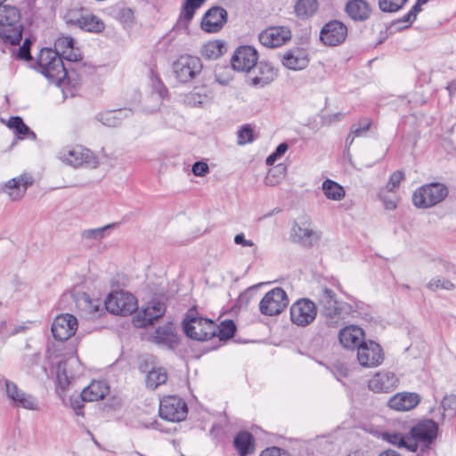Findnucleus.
Listing matches in <instances>:
<instances>
[{
  "instance_id": "f257e3e1",
  "label": "nucleus",
  "mask_w": 456,
  "mask_h": 456,
  "mask_svg": "<svg viewBox=\"0 0 456 456\" xmlns=\"http://www.w3.org/2000/svg\"><path fill=\"white\" fill-rule=\"evenodd\" d=\"M437 429H408L407 433H402L396 429L382 434L383 438L388 443L415 452L419 448H428L436 439Z\"/></svg>"
},
{
  "instance_id": "f03ea898",
  "label": "nucleus",
  "mask_w": 456,
  "mask_h": 456,
  "mask_svg": "<svg viewBox=\"0 0 456 456\" xmlns=\"http://www.w3.org/2000/svg\"><path fill=\"white\" fill-rule=\"evenodd\" d=\"M0 37L4 42L19 45L22 38L20 10L11 4H0Z\"/></svg>"
},
{
  "instance_id": "7ed1b4c3",
  "label": "nucleus",
  "mask_w": 456,
  "mask_h": 456,
  "mask_svg": "<svg viewBox=\"0 0 456 456\" xmlns=\"http://www.w3.org/2000/svg\"><path fill=\"white\" fill-rule=\"evenodd\" d=\"M37 65V70L54 84H61L67 77L68 72L63 60L51 48H44L40 51Z\"/></svg>"
},
{
  "instance_id": "20e7f679",
  "label": "nucleus",
  "mask_w": 456,
  "mask_h": 456,
  "mask_svg": "<svg viewBox=\"0 0 456 456\" xmlns=\"http://www.w3.org/2000/svg\"><path fill=\"white\" fill-rule=\"evenodd\" d=\"M318 300L322 307V314L330 325L338 324L339 320L354 312L352 305L338 301L335 292L328 288L322 289Z\"/></svg>"
},
{
  "instance_id": "39448f33",
  "label": "nucleus",
  "mask_w": 456,
  "mask_h": 456,
  "mask_svg": "<svg viewBox=\"0 0 456 456\" xmlns=\"http://www.w3.org/2000/svg\"><path fill=\"white\" fill-rule=\"evenodd\" d=\"M183 329L185 335L194 340L206 341L215 337V322L198 316L194 311H189L183 321Z\"/></svg>"
},
{
  "instance_id": "423d86ee",
  "label": "nucleus",
  "mask_w": 456,
  "mask_h": 456,
  "mask_svg": "<svg viewBox=\"0 0 456 456\" xmlns=\"http://www.w3.org/2000/svg\"><path fill=\"white\" fill-rule=\"evenodd\" d=\"M448 187L441 183H431L418 188L412 194V203L418 208H429L448 196Z\"/></svg>"
},
{
  "instance_id": "0eeeda50",
  "label": "nucleus",
  "mask_w": 456,
  "mask_h": 456,
  "mask_svg": "<svg viewBox=\"0 0 456 456\" xmlns=\"http://www.w3.org/2000/svg\"><path fill=\"white\" fill-rule=\"evenodd\" d=\"M58 158L62 162L74 167L95 168L99 165V161L93 151L82 145L68 146L61 149L58 153Z\"/></svg>"
},
{
  "instance_id": "6e6552de",
  "label": "nucleus",
  "mask_w": 456,
  "mask_h": 456,
  "mask_svg": "<svg viewBox=\"0 0 456 456\" xmlns=\"http://www.w3.org/2000/svg\"><path fill=\"white\" fill-rule=\"evenodd\" d=\"M202 63L199 57L183 54L173 62L175 77L182 83L194 79L201 71Z\"/></svg>"
},
{
  "instance_id": "1a4fd4ad",
  "label": "nucleus",
  "mask_w": 456,
  "mask_h": 456,
  "mask_svg": "<svg viewBox=\"0 0 456 456\" xmlns=\"http://www.w3.org/2000/svg\"><path fill=\"white\" fill-rule=\"evenodd\" d=\"M106 309L118 315H128L137 309V301L135 297L128 292L115 291L110 293L105 299Z\"/></svg>"
},
{
  "instance_id": "9d476101",
  "label": "nucleus",
  "mask_w": 456,
  "mask_h": 456,
  "mask_svg": "<svg viewBox=\"0 0 456 456\" xmlns=\"http://www.w3.org/2000/svg\"><path fill=\"white\" fill-rule=\"evenodd\" d=\"M289 305L287 293L277 287L268 291L259 303V311L265 316L280 314Z\"/></svg>"
},
{
  "instance_id": "9b49d317",
  "label": "nucleus",
  "mask_w": 456,
  "mask_h": 456,
  "mask_svg": "<svg viewBox=\"0 0 456 456\" xmlns=\"http://www.w3.org/2000/svg\"><path fill=\"white\" fill-rule=\"evenodd\" d=\"M442 412L437 410L438 414L433 415L431 419L420 420L413 428H439L448 424L456 416V396L454 395H445L442 401Z\"/></svg>"
},
{
  "instance_id": "f8f14e48",
  "label": "nucleus",
  "mask_w": 456,
  "mask_h": 456,
  "mask_svg": "<svg viewBox=\"0 0 456 456\" xmlns=\"http://www.w3.org/2000/svg\"><path fill=\"white\" fill-rule=\"evenodd\" d=\"M317 307L308 298H300L290 306V320L298 327H305L311 324L316 318Z\"/></svg>"
},
{
  "instance_id": "ddd939ff",
  "label": "nucleus",
  "mask_w": 456,
  "mask_h": 456,
  "mask_svg": "<svg viewBox=\"0 0 456 456\" xmlns=\"http://www.w3.org/2000/svg\"><path fill=\"white\" fill-rule=\"evenodd\" d=\"M159 416L170 422H180L188 414L185 402L174 395L164 397L159 403Z\"/></svg>"
},
{
  "instance_id": "4468645a",
  "label": "nucleus",
  "mask_w": 456,
  "mask_h": 456,
  "mask_svg": "<svg viewBox=\"0 0 456 456\" xmlns=\"http://www.w3.org/2000/svg\"><path fill=\"white\" fill-rule=\"evenodd\" d=\"M83 373V366L77 355L71 354L57 364L56 375L61 387H65Z\"/></svg>"
},
{
  "instance_id": "2eb2a0df",
  "label": "nucleus",
  "mask_w": 456,
  "mask_h": 456,
  "mask_svg": "<svg viewBox=\"0 0 456 456\" xmlns=\"http://www.w3.org/2000/svg\"><path fill=\"white\" fill-rule=\"evenodd\" d=\"M4 387L5 395L13 406L32 411L39 410L38 400L34 395L20 389L14 382L4 379Z\"/></svg>"
},
{
  "instance_id": "dca6fc26",
  "label": "nucleus",
  "mask_w": 456,
  "mask_h": 456,
  "mask_svg": "<svg viewBox=\"0 0 456 456\" xmlns=\"http://www.w3.org/2000/svg\"><path fill=\"white\" fill-rule=\"evenodd\" d=\"M292 37L291 30L286 26L269 27L258 35L262 45L267 48H277L288 43Z\"/></svg>"
},
{
  "instance_id": "f3484780",
  "label": "nucleus",
  "mask_w": 456,
  "mask_h": 456,
  "mask_svg": "<svg viewBox=\"0 0 456 456\" xmlns=\"http://www.w3.org/2000/svg\"><path fill=\"white\" fill-rule=\"evenodd\" d=\"M347 31V27L343 22L333 20L322 28L320 39L325 45L337 46L346 41Z\"/></svg>"
},
{
  "instance_id": "a211bd4d",
  "label": "nucleus",
  "mask_w": 456,
  "mask_h": 456,
  "mask_svg": "<svg viewBox=\"0 0 456 456\" xmlns=\"http://www.w3.org/2000/svg\"><path fill=\"white\" fill-rule=\"evenodd\" d=\"M357 360L362 366L372 368L382 363L384 354L378 343L372 340H366L357 349Z\"/></svg>"
},
{
  "instance_id": "6ab92c4d",
  "label": "nucleus",
  "mask_w": 456,
  "mask_h": 456,
  "mask_svg": "<svg viewBox=\"0 0 456 456\" xmlns=\"http://www.w3.org/2000/svg\"><path fill=\"white\" fill-rule=\"evenodd\" d=\"M256 50L249 45L240 46L234 52L231 64L234 70L241 72L250 71L257 63Z\"/></svg>"
},
{
  "instance_id": "aec40b11",
  "label": "nucleus",
  "mask_w": 456,
  "mask_h": 456,
  "mask_svg": "<svg viewBox=\"0 0 456 456\" xmlns=\"http://www.w3.org/2000/svg\"><path fill=\"white\" fill-rule=\"evenodd\" d=\"M51 330L55 339L64 341L75 334L77 330V321L72 314H60L53 320Z\"/></svg>"
},
{
  "instance_id": "412c9836",
  "label": "nucleus",
  "mask_w": 456,
  "mask_h": 456,
  "mask_svg": "<svg viewBox=\"0 0 456 456\" xmlns=\"http://www.w3.org/2000/svg\"><path fill=\"white\" fill-rule=\"evenodd\" d=\"M32 176L23 174L8 180L1 188V191L8 196L10 200L18 201L24 197L28 186L32 185Z\"/></svg>"
},
{
  "instance_id": "4be33fe9",
  "label": "nucleus",
  "mask_w": 456,
  "mask_h": 456,
  "mask_svg": "<svg viewBox=\"0 0 456 456\" xmlns=\"http://www.w3.org/2000/svg\"><path fill=\"white\" fill-rule=\"evenodd\" d=\"M227 22V12L221 6H213L201 20V28L208 33H216Z\"/></svg>"
},
{
  "instance_id": "5701e85b",
  "label": "nucleus",
  "mask_w": 456,
  "mask_h": 456,
  "mask_svg": "<svg viewBox=\"0 0 456 456\" xmlns=\"http://www.w3.org/2000/svg\"><path fill=\"white\" fill-rule=\"evenodd\" d=\"M338 340L346 349H358L365 340V333L358 325H348L338 332Z\"/></svg>"
},
{
  "instance_id": "b1692460",
  "label": "nucleus",
  "mask_w": 456,
  "mask_h": 456,
  "mask_svg": "<svg viewBox=\"0 0 456 456\" xmlns=\"http://www.w3.org/2000/svg\"><path fill=\"white\" fill-rule=\"evenodd\" d=\"M291 237L294 241L304 247H313L321 239V234L311 228V224L307 221L302 224H295Z\"/></svg>"
},
{
  "instance_id": "393cba45",
  "label": "nucleus",
  "mask_w": 456,
  "mask_h": 456,
  "mask_svg": "<svg viewBox=\"0 0 456 456\" xmlns=\"http://www.w3.org/2000/svg\"><path fill=\"white\" fill-rule=\"evenodd\" d=\"M397 377L390 371H379L369 380V388L375 393H388L398 385Z\"/></svg>"
},
{
  "instance_id": "a878e982",
  "label": "nucleus",
  "mask_w": 456,
  "mask_h": 456,
  "mask_svg": "<svg viewBox=\"0 0 456 456\" xmlns=\"http://www.w3.org/2000/svg\"><path fill=\"white\" fill-rule=\"evenodd\" d=\"M152 340L155 344L168 349H174L179 344V338L173 323L159 326L152 335Z\"/></svg>"
},
{
  "instance_id": "bb28decb",
  "label": "nucleus",
  "mask_w": 456,
  "mask_h": 456,
  "mask_svg": "<svg viewBox=\"0 0 456 456\" xmlns=\"http://www.w3.org/2000/svg\"><path fill=\"white\" fill-rule=\"evenodd\" d=\"M75 41L71 37H61L55 40L54 49L58 53V56L69 61H78L82 59L81 53L78 48L74 46Z\"/></svg>"
},
{
  "instance_id": "cd10ccee",
  "label": "nucleus",
  "mask_w": 456,
  "mask_h": 456,
  "mask_svg": "<svg viewBox=\"0 0 456 456\" xmlns=\"http://www.w3.org/2000/svg\"><path fill=\"white\" fill-rule=\"evenodd\" d=\"M419 395L416 393L402 392L393 395L387 405L397 411H407L416 407L419 403Z\"/></svg>"
},
{
  "instance_id": "c85d7f7f",
  "label": "nucleus",
  "mask_w": 456,
  "mask_h": 456,
  "mask_svg": "<svg viewBox=\"0 0 456 456\" xmlns=\"http://www.w3.org/2000/svg\"><path fill=\"white\" fill-rule=\"evenodd\" d=\"M281 62L289 69L301 70L309 63L308 53L301 48L290 49L283 54Z\"/></svg>"
},
{
  "instance_id": "c756f323",
  "label": "nucleus",
  "mask_w": 456,
  "mask_h": 456,
  "mask_svg": "<svg viewBox=\"0 0 456 456\" xmlns=\"http://www.w3.org/2000/svg\"><path fill=\"white\" fill-rule=\"evenodd\" d=\"M345 12L354 21H364L371 13V8L366 0H349L345 5Z\"/></svg>"
},
{
  "instance_id": "7c9ffc66",
  "label": "nucleus",
  "mask_w": 456,
  "mask_h": 456,
  "mask_svg": "<svg viewBox=\"0 0 456 456\" xmlns=\"http://www.w3.org/2000/svg\"><path fill=\"white\" fill-rule=\"evenodd\" d=\"M257 75L250 78V85L255 87H265L277 77V70L266 61L256 63Z\"/></svg>"
},
{
  "instance_id": "2f4dec72",
  "label": "nucleus",
  "mask_w": 456,
  "mask_h": 456,
  "mask_svg": "<svg viewBox=\"0 0 456 456\" xmlns=\"http://www.w3.org/2000/svg\"><path fill=\"white\" fill-rule=\"evenodd\" d=\"M68 22L91 33H101L105 28L102 20L94 14H81L78 18L70 19Z\"/></svg>"
},
{
  "instance_id": "473e14b6",
  "label": "nucleus",
  "mask_w": 456,
  "mask_h": 456,
  "mask_svg": "<svg viewBox=\"0 0 456 456\" xmlns=\"http://www.w3.org/2000/svg\"><path fill=\"white\" fill-rule=\"evenodd\" d=\"M233 445L240 456H248L256 451V440L246 430L240 431L233 439Z\"/></svg>"
},
{
  "instance_id": "72a5a7b5",
  "label": "nucleus",
  "mask_w": 456,
  "mask_h": 456,
  "mask_svg": "<svg viewBox=\"0 0 456 456\" xmlns=\"http://www.w3.org/2000/svg\"><path fill=\"white\" fill-rule=\"evenodd\" d=\"M105 381H93L80 393L83 401L94 402L103 399L109 394Z\"/></svg>"
},
{
  "instance_id": "f704fd0d",
  "label": "nucleus",
  "mask_w": 456,
  "mask_h": 456,
  "mask_svg": "<svg viewBox=\"0 0 456 456\" xmlns=\"http://www.w3.org/2000/svg\"><path fill=\"white\" fill-rule=\"evenodd\" d=\"M205 1L206 0H184L177 25L187 27L193 19L195 12L205 3Z\"/></svg>"
},
{
  "instance_id": "c9c22d12",
  "label": "nucleus",
  "mask_w": 456,
  "mask_h": 456,
  "mask_svg": "<svg viewBox=\"0 0 456 456\" xmlns=\"http://www.w3.org/2000/svg\"><path fill=\"white\" fill-rule=\"evenodd\" d=\"M6 126L14 131L18 139L22 140L25 138L35 140L36 134L23 122L22 118L19 116L11 117Z\"/></svg>"
},
{
  "instance_id": "e433bc0d",
  "label": "nucleus",
  "mask_w": 456,
  "mask_h": 456,
  "mask_svg": "<svg viewBox=\"0 0 456 456\" xmlns=\"http://www.w3.org/2000/svg\"><path fill=\"white\" fill-rule=\"evenodd\" d=\"M318 8L317 0H297L294 5V12L297 18L306 20L313 17Z\"/></svg>"
},
{
  "instance_id": "4c0bfd02",
  "label": "nucleus",
  "mask_w": 456,
  "mask_h": 456,
  "mask_svg": "<svg viewBox=\"0 0 456 456\" xmlns=\"http://www.w3.org/2000/svg\"><path fill=\"white\" fill-rule=\"evenodd\" d=\"M129 112V110H110L104 113H99L96 116V119L104 126L114 127L119 125L124 114L126 116Z\"/></svg>"
},
{
  "instance_id": "58836bf2",
  "label": "nucleus",
  "mask_w": 456,
  "mask_h": 456,
  "mask_svg": "<svg viewBox=\"0 0 456 456\" xmlns=\"http://www.w3.org/2000/svg\"><path fill=\"white\" fill-rule=\"evenodd\" d=\"M167 379V373L164 368H153L146 375V386L151 389H155L159 386L165 384Z\"/></svg>"
},
{
  "instance_id": "ea45409f",
  "label": "nucleus",
  "mask_w": 456,
  "mask_h": 456,
  "mask_svg": "<svg viewBox=\"0 0 456 456\" xmlns=\"http://www.w3.org/2000/svg\"><path fill=\"white\" fill-rule=\"evenodd\" d=\"M322 190L325 196L332 200H341L345 197L344 188L338 183L326 179L322 183Z\"/></svg>"
},
{
  "instance_id": "a19ab883",
  "label": "nucleus",
  "mask_w": 456,
  "mask_h": 456,
  "mask_svg": "<svg viewBox=\"0 0 456 456\" xmlns=\"http://www.w3.org/2000/svg\"><path fill=\"white\" fill-rule=\"evenodd\" d=\"M224 48V44L222 41H209L202 46L200 53L204 58L215 60L222 55Z\"/></svg>"
},
{
  "instance_id": "79ce46f5",
  "label": "nucleus",
  "mask_w": 456,
  "mask_h": 456,
  "mask_svg": "<svg viewBox=\"0 0 456 456\" xmlns=\"http://www.w3.org/2000/svg\"><path fill=\"white\" fill-rule=\"evenodd\" d=\"M236 325L232 320L221 322L219 325L215 322V337H218L220 340H227L234 336Z\"/></svg>"
},
{
  "instance_id": "37998d69",
  "label": "nucleus",
  "mask_w": 456,
  "mask_h": 456,
  "mask_svg": "<svg viewBox=\"0 0 456 456\" xmlns=\"http://www.w3.org/2000/svg\"><path fill=\"white\" fill-rule=\"evenodd\" d=\"M286 175V167L283 165H278L270 169L265 178V183L267 186H275L279 184Z\"/></svg>"
},
{
  "instance_id": "c03bdc74",
  "label": "nucleus",
  "mask_w": 456,
  "mask_h": 456,
  "mask_svg": "<svg viewBox=\"0 0 456 456\" xmlns=\"http://www.w3.org/2000/svg\"><path fill=\"white\" fill-rule=\"evenodd\" d=\"M116 226V224H109L102 227L87 229L82 232V237L86 240H100L106 236V232Z\"/></svg>"
},
{
  "instance_id": "a18cd8bd",
  "label": "nucleus",
  "mask_w": 456,
  "mask_h": 456,
  "mask_svg": "<svg viewBox=\"0 0 456 456\" xmlns=\"http://www.w3.org/2000/svg\"><path fill=\"white\" fill-rule=\"evenodd\" d=\"M147 316L151 319L152 322L160 318L166 312V305L160 301H152L143 308Z\"/></svg>"
},
{
  "instance_id": "49530a36",
  "label": "nucleus",
  "mask_w": 456,
  "mask_h": 456,
  "mask_svg": "<svg viewBox=\"0 0 456 456\" xmlns=\"http://www.w3.org/2000/svg\"><path fill=\"white\" fill-rule=\"evenodd\" d=\"M372 121L369 118H362L355 124H353L350 127L351 134L360 137L363 136L370 128Z\"/></svg>"
},
{
  "instance_id": "de8ad7c7",
  "label": "nucleus",
  "mask_w": 456,
  "mask_h": 456,
  "mask_svg": "<svg viewBox=\"0 0 456 456\" xmlns=\"http://www.w3.org/2000/svg\"><path fill=\"white\" fill-rule=\"evenodd\" d=\"M407 0H379V9L384 12H395L403 8Z\"/></svg>"
},
{
  "instance_id": "09e8293b",
  "label": "nucleus",
  "mask_w": 456,
  "mask_h": 456,
  "mask_svg": "<svg viewBox=\"0 0 456 456\" xmlns=\"http://www.w3.org/2000/svg\"><path fill=\"white\" fill-rule=\"evenodd\" d=\"M133 324L136 328H144L147 325L152 324L153 322L150 317L147 316V314L145 313L144 309L138 311L134 316H133Z\"/></svg>"
},
{
  "instance_id": "8fccbe9b",
  "label": "nucleus",
  "mask_w": 456,
  "mask_h": 456,
  "mask_svg": "<svg viewBox=\"0 0 456 456\" xmlns=\"http://www.w3.org/2000/svg\"><path fill=\"white\" fill-rule=\"evenodd\" d=\"M427 287L433 291L438 289L450 290L453 288V284L445 279L434 278L428 283Z\"/></svg>"
},
{
  "instance_id": "3c124183",
  "label": "nucleus",
  "mask_w": 456,
  "mask_h": 456,
  "mask_svg": "<svg viewBox=\"0 0 456 456\" xmlns=\"http://www.w3.org/2000/svg\"><path fill=\"white\" fill-rule=\"evenodd\" d=\"M404 179V173L401 170H398V171H395L394 172L390 177H389V180L387 183V190L388 191H395L396 188L399 187L401 182Z\"/></svg>"
},
{
  "instance_id": "603ef678",
  "label": "nucleus",
  "mask_w": 456,
  "mask_h": 456,
  "mask_svg": "<svg viewBox=\"0 0 456 456\" xmlns=\"http://www.w3.org/2000/svg\"><path fill=\"white\" fill-rule=\"evenodd\" d=\"M288 148L289 146L286 142L280 143L276 150L267 157L265 160L266 165L273 166L278 159L285 154V152L288 151Z\"/></svg>"
},
{
  "instance_id": "864d4df0",
  "label": "nucleus",
  "mask_w": 456,
  "mask_h": 456,
  "mask_svg": "<svg viewBox=\"0 0 456 456\" xmlns=\"http://www.w3.org/2000/svg\"><path fill=\"white\" fill-rule=\"evenodd\" d=\"M253 141V130L248 126H243L238 131V143L245 144Z\"/></svg>"
},
{
  "instance_id": "5fc2aeb1",
  "label": "nucleus",
  "mask_w": 456,
  "mask_h": 456,
  "mask_svg": "<svg viewBox=\"0 0 456 456\" xmlns=\"http://www.w3.org/2000/svg\"><path fill=\"white\" fill-rule=\"evenodd\" d=\"M414 18H408V12L403 15L402 18L397 19L393 21L392 26H397L396 30H402L404 28H408L414 22Z\"/></svg>"
},
{
  "instance_id": "6e6d98bb",
  "label": "nucleus",
  "mask_w": 456,
  "mask_h": 456,
  "mask_svg": "<svg viewBox=\"0 0 456 456\" xmlns=\"http://www.w3.org/2000/svg\"><path fill=\"white\" fill-rule=\"evenodd\" d=\"M191 171L196 176H204L209 172V167L207 163L197 161L192 165Z\"/></svg>"
},
{
  "instance_id": "4d7b16f0",
  "label": "nucleus",
  "mask_w": 456,
  "mask_h": 456,
  "mask_svg": "<svg viewBox=\"0 0 456 456\" xmlns=\"http://www.w3.org/2000/svg\"><path fill=\"white\" fill-rule=\"evenodd\" d=\"M259 456H289V454L286 450L273 446L262 451Z\"/></svg>"
},
{
  "instance_id": "13d9d810",
  "label": "nucleus",
  "mask_w": 456,
  "mask_h": 456,
  "mask_svg": "<svg viewBox=\"0 0 456 456\" xmlns=\"http://www.w3.org/2000/svg\"><path fill=\"white\" fill-rule=\"evenodd\" d=\"M118 18L123 22H131L134 19V12L129 7H123L118 12Z\"/></svg>"
},
{
  "instance_id": "bf43d9fd",
  "label": "nucleus",
  "mask_w": 456,
  "mask_h": 456,
  "mask_svg": "<svg viewBox=\"0 0 456 456\" xmlns=\"http://www.w3.org/2000/svg\"><path fill=\"white\" fill-rule=\"evenodd\" d=\"M19 57L21 59H24L26 61H28L31 59L30 54V41L28 39H26L21 45V47L19 49Z\"/></svg>"
},
{
  "instance_id": "052dcab7",
  "label": "nucleus",
  "mask_w": 456,
  "mask_h": 456,
  "mask_svg": "<svg viewBox=\"0 0 456 456\" xmlns=\"http://www.w3.org/2000/svg\"><path fill=\"white\" fill-rule=\"evenodd\" d=\"M185 102L187 104L196 107L202 104V96L196 93H190L185 97Z\"/></svg>"
},
{
  "instance_id": "680f3d73",
  "label": "nucleus",
  "mask_w": 456,
  "mask_h": 456,
  "mask_svg": "<svg viewBox=\"0 0 456 456\" xmlns=\"http://www.w3.org/2000/svg\"><path fill=\"white\" fill-rule=\"evenodd\" d=\"M346 113L337 112L323 117V122L326 125H331L336 122H339L346 117Z\"/></svg>"
},
{
  "instance_id": "e2e57ef3",
  "label": "nucleus",
  "mask_w": 456,
  "mask_h": 456,
  "mask_svg": "<svg viewBox=\"0 0 456 456\" xmlns=\"http://www.w3.org/2000/svg\"><path fill=\"white\" fill-rule=\"evenodd\" d=\"M234 242L238 245H241L243 247H253L254 242L249 240H246L243 233H239L234 237Z\"/></svg>"
},
{
  "instance_id": "0e129e2a",
  "label": "nucleus",
  "mask_w": 456,
  "mask_h": 456,
  "mask_svg": "<svg viewBox=\"0 0 456 456\" xmlns=\"http://www.w3.org/2000/svg\"><path fill=\"white\" fill-rule=\"evenodd\" d=\"M82 398H75L70 400V404L77 415L82 414V409L84 407Z\"/></svg>"
},
{
  "instance_id": "69168bd1",
  "label": "nucleus",
  "mask_w": 456,
  "mask_h": 456,
  "mask_svg": "<svg viewBox=\"0 0 456 456\" xmlns=\"http://www.w3.org/2000/svg\"><path fill=\"white\" fill-rule=\"evenodd\" d=\"M382 200H383L385 208L387 210H394L397 207L396 201L394 199H388V198L384 197L382 199Z\"/></svg>"
},
{
  "instance_id": "338daca9",
  "label": "nucleus",
  "mask_w": 456,
  "mask_h": 456,
  "mask_svg": "<svg viewBox=\"0 0 456 456\" xmlns=\"http://www.w3.org/2000/svg\"><path fill=\"white\" fill-rule=\"evenodd\" d=\"M422 4L420 3H416L412 7L411 9L408 12V18H414L415 20L417 19V15L418 13L421 11V5Z\"/></svg>"
},
{
  "instance_id": "774afa93",
  "label": "nucleus",
  "mask_w": 456,
  "mask_h": 456,
  "mask_svg": "<svg viewBox=\"0 0 456 456\" xmlns=\"http://www.w3.org/2000/svg\"><path fill=\"white\" fill-rule=\"evenodd\" d=\"M379 456H401V454L395 450L389 449L380 452Z\"/></svg>"
}]
</instances>
